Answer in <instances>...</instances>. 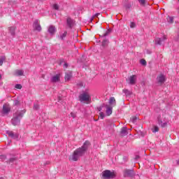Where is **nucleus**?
Instances as JSON below:
<instances>
[{
	"mask_svg": "<svg viewBox=\"0 0 179 179\" xmlns=\"http://www.w3.org/2000/svg\"><path fill=\"white\" fill-rule=\"evenodd\" d=\"M15 89H22V85L20 84L15 85Z\"/></svg>",
	"mask_w": 179,
	"mask_h": 179,
	"instance_id": "a19ab883",
	"label": "nucleus"
},
{
	"mask_svg": "<svg viewBox=\"0 0 179 179\" xmlns=\"http://www.w3.org/2000/svg\"><path fill=\"white\" fill-rule=\"evenodd\" d=\"M166 20L168 23H173V22H174V18L173 17L168 16Z\"/></svg>",
	"mask_w": 179,
	"mask_h": 179,
	"instance_id": "cd10ccee",
	"label": "nucleus"
},
{
	"mask_svg": "<svg viewBox=\"0 0 179 179\" xmlns=\"http://www.w3.org/2000/svg\"><path fill=\"white\" fill-rule=\"evenodd\" d=\"M9 113H10V106H9V104H8V103H4L3 105V109H2L1 114L3 115H5L6 114H9Z\"/></svg>",
	"mask_w": 179,
	"mask_h": 179,
	"instance_id": "0eeeda50",
	"label": "nucleus"
},
{
	"mask_svg": "<svg viewBox=\"0 0 179 179\" xmlns=\"http://www.w3.org/2000/svg\"><path fill=\"white\" fill-rule=\"evenodd\" d=\"M10 158L6 161V163L7 164H12L14 162H17V160H19V157H16L15 155L13 154H9Z\"/></svg>",
	"mask_w": 179,
	"mask_h": 179,
	"instance_id": "39448f33",
	"label": "nucleus"
},
{
	"mask_svg": "<svg viewBox=\"0 0 179 179\" xmlns=\"http://www.w3.org/2000/svg\"><path fill=\"white\" fill-rule=\"evenodd\" d=\"M50 80L53 83H57V82H59V75L57 74L56 76L52 77Z\"/></svg>",
	"mask_w": 179,
	"mask_h": 179,
	"instance_id": "dca6fc26",
	"label": "nucleus"
},
{
	"mask_svg": "<svg viewBox=\"0 0 179 179\" xmlns=\"http://www.w3.org/2000/svg\"><path fill=\"white\" fill-rule=\"evenodd\" d=\"M110 43V41H108V39L107 38H104L102 41V44L101 46L102 47H107L108 45V43Z\"/></svg>",
	"mask_w": 179,
	"mask_h": 179,
	"instance_id": "aec40b11",
	"label": "nucleus"
},
{
	"mask_svg": "<svg viewBox=\"0 0 179 179\" xmlns=\"http://www.w3.org/2000/svg\"><path fill=\"white\" fill-rule=\"evenodd\" d=\"M138 1L141 6H145L146 5V0H138Z\"/></svg>",
	"mask_w": 179,
	"mask_h": 179,
	"instance_id": "c85d7f7f",
	"label": "nucleus"
},
{
	"mask_svg": "<svg viewBox=\"0 0 179 179\" xmlns=\"http://www.w3.org/2000/svg\"><path fill=\"white\" fill-rule=\"evenodd\" d=\"M0 160H2L3 162H4V160H6V155H0Z\"/></svg>",
	"mask_w": 179,
	"mask_h": 179,
	"instance_id": "72a5a7b5",
	"label": "nucleus"
},
{
	"mask_svg": "<svg viewBox=\"0 0 179 179\" xmlns=\"http://www.w3.org/2000/svg\"><path fill=\"white\" fill-rule=\"evenodd\" d=\"M73 23L74 22H73V20H72V18L69 17L66 19V24L68 27H69V29H72V27H73Z\"/></svg>",
	"mask_w": 179,
	"mask_h": 179,
	"instance_id": "4468645a",
	"label": "nucleus"
},
{
	"mask_svg": "<svg viewBox=\"0 0 179 179\" xmlns=\"http://www.w3.org/2000/svg\"><path fill=\"white\" fill-rule=\"evenodd\" d=\"M158 124L161 125L162 128H166V127H167V122H163L160 119H158Z\"/></svg>",
	"mask_w": 179,
	"mask_h": 179,
	"instance_id": "6ab92c4d",
	"label": "nucleus"
},
{
	"mask_svg": "<svg viewBox=\"0 0 179 179\" xmlns=\"http://www.w3.org/2000/svg\"><path fill=\"white\" fill-rule=\"evenodd\" d=\"M103 107H106V104L103 103L100 107H99V111H101V110H103Z\"/></svg>",
	"mask_w": 179,
	"mask_h": 179,
	"instance_id": "4c0bfd02",
	"label": "nucleus"
},
{
	"mask_svg": "<svg viewBox=\"0 0 179 179\" xmlns=\"http://www.w3.org/2000/svg\"><path fill=\"white\" fill-rule=\"evenodd\" d=\"M2 79V75L0 74V80Z\"/></svg>",
	"mask_w": 179,
	"mask_h": 179,
	"instance_id": "8fccbe9b",
	"label": "nucleus"
},
{
	"mask_svg": "<svg viewBox=\"0 0 179 179\" xmlns=\"http://www.w3.org/2000/svg\"><path fill=\"white\" fill-rule=\"evenodd\" d=\"M120 134H121V135H123V136H125L126 135H128V129L125 127H123L121 129Z\"/></svg>",
	"mask_w": 179,
	"mask_h": 179,
	"instance_id": "f3484780",
	"label": "nucleus"
},
{
	"mask_svg": "<svg viewBox=\"0 0 179 179\" xmlns=\"http://www.w3.org/2000/svg\"><path fill=\"white\" fill-rule=\"evenodd\" d=\"M166 40H167V37H166V36H164L162 38H156L155 44L157 45H162V44H163Z\"/></svg>",
	"mask_w": 179,
	"mask_h": 179,
	"instance_id": "1a4fd4ad",
	"label": "nucleus"
},
{
	"mask_svg": "<svg viewBox=\"0 0 179 179\" xmlns=\"http://www.w3.org/2000/svg\"><path fill=\"white\" fill-rule=\"evenodd\" d=\"M146 53L148 55H150V54H152V51L150 50H147Z\"/></svg>",
	"mask_w": 179,
	"mask_h": 179,
	"instance_id": "a18cd8bd",
	"label": "nucleus"
},
{
	"mask_svg": "<svg viewBox=\"0 0 179 179\" xmlns=\"http://www.w3.org/2000/svg\"><path fill=\"white\" fill-rule=\"evenodd\" d=\"M71 78H72V73H67L65 75L64 79L65 80H71Z\"/></svg>",
	"mask_w": 179,
	"mask_h": 179,
	"instance_id": "412c9836",
	"label": "nucleus"
},
{
	"mask_svg": "<svg viewBox=\"0 0 179 179\" xmlns=\"http://www.w3.org/2000/svg\"><path fill=\"white\" fill-rule=\"evenodd\" d=\"M13 104L15 106H20V101L19 100H15Z\"/></svg>",
	"mask_w": 179,
	"mask_h": 179,
	"instance_id": "473e14b6",
	"label": "nucleus"
},
{
	"mask_svg": "<svg viewBox=\"0 0 179 179\" xmlns=\"http://www.w3.org/2000/svg\"><path fill=\"white\" fill-rule=\"evenodd\" d=\"M123 93H124L125 96H131L132 94V92L129 91V90L124 89L122 90Z\"/></svg>",
	"mask_w": 179,
	"mask_h": 179,
	"instance_id": "4be33fe9",
	"label": "nucleus"
},
{
	"mask_svg": "<svg viewBox=\"0 0 179 179\" xmlns=\"http://www.w3.org/2000/svg\"><path fill=\"white\" fill-rule=\"evenodd\" d=\"M100 15V13H96L94 15H93V16H94V17H97V16H99Z\"/></svg>",
	"mask_w": 179,
	"mask_h": 179,
	"instance_id": "de8ad7c7",
	"label": "nucleus"
},
{
	"mask_svg": "<svg viewBox=\"0 0 179 179\" xmlns=\"http://www.w3.org/2000/svg\"><path fill=\"white\" fill-rule=\"evenodd\" d=\"M152 132H159V128L157 127V126L154 127V130L152 131Z\"/></svg>",
	"mask_w": 179,
	"mask_h": 179,
	"instance_id": "ea45409f",
	"label": "nucleus"
},
{
	"mask_svg": "<svg viewBox=\"0 0 179 179\" xmlns=\"http://www.w3.org/2000/svg\"><path fill=\"white\" fill-rule=\"evenodd\" d=\"M5 59H6V57L5 56H0V66H2V65H3Z\"/></svg>",
	"mask_w": 179,
	"mask_h": 179,
	"instance_id": "5701e85b",
	"label": "nucleus"
},
{
	"mask_svg": "<svg viewBox=\"0 0 179 179\" xmlns=\"http://www.w3.org/2000/svg\"><path fill=\"white\" fill-rule=\"evenodd\" d=\"M34 30L36 31H41V25L38 23V20H36L33 23Z\"/></svg>",
	"mask_w": 179,
	"mask_h": 179,
	"instance_id": "9b49d317",
	"label": "nucleus"
},
{
	"mask_svg": "<svg viewBox=\"0 0 179 179\" xmlns=\"http://www.w3.org/2000/svg\"><path fill=\"white\" fill-rule=\"evenodd\" d=\"M109 104H115V98L110 97L109 99Z\"/></svg>",
	"mask_w": 179,
	"mask_h": 179,
	"instance_id": "c756f323",
	"label": "nucleus"
},
{
	"mask_svg": "<svg viewBox=\"0 0 179 179\" xmlns=\"http://www.w3.org/2000/svg\"><path fill=\"white\" fill-rule=\"evenodd\" d=\"M140 157H141L139 155H136L135 158H134V160H139Z\"/></svg>",
	"mask_w": 179,
	"mask_h": 179,
	"instance_id": "37998d69",
	"label": "nucleus"
},
{
	"mask_svg": "<svg viewBox=\"0 0 179 179\" xmlns=\"http://www.w3.org/2000/svg\"><path fill=\"white\" fill-rule=\"evenodd\" d=\"M89 146H90V142L86 141L81 148H77L69 157V160H72V162H78L79 160V157H82L89 149Z\"/></svg>",
	"mask_w": 179,
	"mask_h": 179,
	"instance_id": "f257e3e1",
	"label": "nucleus"
},
{
	"mask_svg": "<svg viewBox=\"0 0 179 179\" xmlns=\"http://www.w3.org/2000/svg\"><path fill=\"white\" fill-rule=\"evenodd\" d=\"M9 31H10L11 36H15V27H9Z\"/></svg>",
	"mask_w": 179,
	"mask_h": 179,
	"instance_id": "393cba45",
	"label": "nucleus"
},
{
	"mask_svg": "<svg viewBox=\"0 0 179 179\" xmlns=\"http://www.w3.org/2000/svg\"><path fill=\"white\" fill-rule=\"evenodd\" d=\"M90 20H91V22H93V20H94V15L92 16Z\"/></svg>",
	"mask_w": 179,
	"mask_h": 179,
	"instance_id": "49530a36",
	"label": "nucleus"
},
{
	"mask_svg": "<svg viewBox=\"0 0 179 179\" xmlns=\"http://www.w3.org/2000/svg\"><path fill=\"white\" fill-rule=\"evenodd\" d=\"M99 115H100V118H101V120L104 119V113L100 112Z\"/></svg>",
	"mask_w": 179,
	"mask_h": 179,
	"instance_id": "58836bf2",
	"label": "nucleus"
},
{
	"mask_svg": "<svg viewBox=\"0 0 179 179\" xmlns=\"http://www.w3.org/2000/svg\"><path fill=\"white\" fill-rule=\"evenodd\" d=\"M124 177H134L135 171L133 169H124L123 171Z\"/></svg>",
	"mask_w": 179,
	"mask_h": 179,
	"instance_id": "423d86ee",
	"label": "nucleus"
},
{
	"mask_svg": "<svg viewBox=\"0 0 179 179\" xmlns=\"http://www.w3.org/2000/svg\"><path fill=\"white\" fill-rule=\"evenodd\" d=\"M23 73H24V72L22 71V70H16L15 71V75H17V76H23Z\"/></svg>",
	"mask_w": 179,
	"mask_h": 179,
	"instance_id": "b1692460",
	"label": "nucleus"
},
{
	"mask_svg": "<svg viewBox=\"0 0 179 179\" xmlns=\"http://www.w3.org/2000/svg\"><path fill=\"white\" fill-rule=\"evenodd\" d=\"M85 59H86V56L82 55V57H81V62H84Z\"/></svg>",
	"mask_w": 179,
	"mask_h": 179,
	"instance_id": "79ce46f5",
	"label": "nucleus"
},
{
	"mask_svg": "<svg viewBox=\"0 0 179 179\" xmlns=\"http://www.w3.org/2000/svg\"><path fill=\"white\" fill-rule=\"evenodd\" d=\"M124 8H126V9H131V3L128 2V1H126L124 3Z\"/></svg>",
	"mask_w": 179,
	"mask_h": 179,
	"instance_id": "a878e982",
	"label": "nucleus"
},
{
	"mask_svg": "<svg viewBox=\"0 0 179 179\" xmlns=\"http://www.w3.org/2000/svg\"><path fill=\"white\" fill-rule=\"evenodd\" d=\"M140 64H141V65H143L144 66H146V60L141 59L140 60Z\"/></svg>",
	"mask_w": 179,
	"mask_h": 179,
	"instance_id": "2f4dec72",
	"label": "nucleus"
},
{
	"mask_svg": "<svg viewBox=\"0 0 179 179\" xmlns=\"http://www.w3.org/2000/svg\"><path fill=\"white\" fill-rule=\"evenodd\" d=\"M131 122H133V124H135V122H136V121H138V117L136 116H133L132 117H131Z\"/></svg>",
	"mask_w": 179,
	"mask_h": 179,
	"instance_id": "7c9ffc66",
	"label": "nucleus"
},
{
	"mask_svg": "<svg viewBox=\"0 0 179 179\" xmlns=\"http://www.w3.org/2000/svg\"><path fill=\"white\" fill-rule=\"evenodd\" d=\"M53 8L55 10H59V6L58 4H54Z\"/></svg>",
	"mask_w": 179,
	"mask_h": 179,
	"instance_id": "f704fd0d",
	"label": "nucleus"
},
{
	"mask_svg": "<svg viewBox=\"0 0 179 179\" xmlns=\"http://www.w3.org/2000/svg\"><path fill=\"white\" fill-rule=\"evenodd\" d=\"M66 34H68V32L66 31H65L64 34H60L59 38H60V40H64V38H65V37H66Z\"/></svg>",
	"mask_w": 179,
	"mask_h": 179,
	"instance_id": "bb28decb",
	"label": "nucleus"
},
{
	"mask_svg": "<svg viewBox=\"0 0 179 179\" xmlns=\"http://www.w3.org/2000/svg\"><path fill=\"white\" fill-rule=\"evenodd\" d=\"M130 27L131 29H134V27H136V24H135V22H131Z\"/></svg>",
	"mask_w": 179,
	"mask_h": 179,
	"instance_id": "c9c22d12",
	"label": "nucleus"
},
{
	"mask_svg": "<svg viewBox=\"0 0 179 179\" xmlns=\"http://www.w3.org/2000/svg\"><path fill=\"white\" fill-rule=\"evenodd\" d=\"M64 68H68V64H67V63H64Z\"/></svg>",
	"mask_w": 179,
	"mask_h": 179,
	"instance_id": "09e8293b",
	"label": "nucleus"
},
{
	"mask_svg": "<svg viewBox=\"0 0 179 179\" xmlns=\"http://www.w3.org/2000/svg\"><path fill=\"white\" fill-rule=\"evenodd\" d=\"M106 108V115H111L113 114V107L108 106V105L105 106Z\"/></svg>",
	"mask_w": 179,
	"mask_h": 179,
	"instance_id": "2eb2a0df",
	"label": "nucleus"
},
{
	"mask_svg": "<svg viewBox=\"0 0 179 179\" xmlns=\"http://www.w3.org/2000/svg\"><path fill=\"white\" fill-rule=\"evenodd\" d=\"M48 31L50 34V36H54L57 33V28L54 25H50L48 27Z\"/></svg>",
	"mask_w": 179,
	"mask_h": 179,
	"instance_id": "f8f14e48",
	"label": "nucleus"
},
{
	"mask_svg": "<svg viewBox=\"0 0 179 179\" xmlns=\"http://www.w3.org/2000/svg\"><path fill=\"white\" fill-rule=\"evenodd\" d=\"M24 113H26V110L17 111L14 113L13 117L11 120V122H12L13 125L16 127V125L20 124V120H22V118H23V115H24Z\"/></svg>",
	"mask_w": 179,
	"mask_h": 179,
	"instance_id": "f03ea898",
	"label": "nucleus"
},
{
	"mask_svg": "<svg viewBox=\"0 0 179 179\" xmlns=\"http://www.w3.org/2000/svg\"><path fill=\"white\" fill-rule=\"evenodd\" d=\"M71 117H72L73 118H76V115L75 113H71Z\"/></svg>",
	"mask_w": 179,
	"mask_h": 179,
	"instance_id": "c03bdc74",
	"label": "nucleus"
},
{
	"mask_svg": "<svg viewBox=\"0 0 179 179\" xmlns=\"http://www.w3.org/2000/svg\"><path fill=\"white\" fill-rule=\"evenodd\" d=\"M111 29H108L103 34L100 35V37H101L102 38H103V37H107V36H110V34H111Z\"/></svg>",
	"mask_w": 179,
	"mask_h": 179,
	"instance_id": "a211bd4d",
	"label": "nucleus"
},
{
	"mask_svg": "<svg viewBox=\"0 0 179 179\" xmlns=\"http://www.w3.org/2000/svg\"><path fill=\"white\" fill-rule=\"evenodd\" d=\"M157 82L159 83V85H162L164 82H166V76L163 74H160L157 78Z\"/></svg>",
	"mask_w": 179,
	"mask_h": 179,
	"instance_id": "9d476101",
	"label": "nucleus"
},
{
	"mask_svg": "<svg viewBox=\"0 0 179 179\" xmlns=\"http://www.w3.org/2000/svg\"><path fill=\"white\" fill-rule=\"evenodd\" d=\"M117 177V174L115 171H111L110 170H105L102 172L103 179H113Z\"/></svg>",
	"mask_w": 179,
	"mask_h": 179,
	"instance_id": "7ed1b4c3",
	"label": "nucleus"
},
{
	"mask_svg": "<svg viewBox=\"0 0 179 179\" xmlns=\"http://www.w3.org/2000/svg\"><path fill=\"white\" fill-rule=\"evenodd\" d=\"M6 134L12 139H15V141H17V139H19V134H17V133L15 134L12 131H7Z\"/></svg>",
	"mask_w": 179,
	"mask_h": 179,
	"instance_id": "6e6552de",
	"label": "nucleus"
},
{
	"mask_svg": "<svg viewBox=\"0 0 179 179\" xmlns=\"http://www.w3.org/2000/svg\"><path fill=\"white\" fill-rule=\"evenodd\" d=\"M40 108V106L38 104H34V110H38Z\"/></svg>",
	"mask_w": 179,
	"mask_h": 179,
	"instance_id": "e433bc0d",
	"label": "nucleus"
},
{
	"mask_svg": "<svg viewBox=\"0 0 179 179\" xmlns=\"http://www.w3.org/2000/svg\"><path fill=\"white\" fill-rule=\"evenodd\" d=\"M0 179H3V178H1Z\"/></svg>",
	"mask_w": 179,
	"mask_h": 179,
	"instance_id": "3c124183",
	"label": "nucleus"
},
{
	"mask_svg": "<svg viewBox=\"0 0 179 179\" xmlns=\"http://www.w3.org/2000/svg\"><path fill=\"white\" fill-rule=\"evenodd\" d=\"M136 75H132L129 77V85H135L136 83Z\"/></svg>",
	"mask_w": 179,
	"mask_h": 179,
	"instance_id": "ddd939ff",
	"label": "nucleus"
},
{
	"mask_svg": "<svg viewBox=\"0 0 179 179\" xmlns=\"http://www.w3.org/2000/svg\"><path fill=\"white\" fill-rule=\"evenodd\" d=\"M80 101H90L92 100V97L90 96V94L87 92H83V94H80L79 96Z\"/></svg>",
	"mask_w": 179,
	"mask_h": 179,
	"instance_id": "20e7f679",
	"label": "nucleus"
},
{
	"mask_svg": "<svg viewBox=\"0 0 179 179\" xmlns=\"http://www.w3.org/2000/svg\"><path fill=\"white\" fill-rule=\"evenodd\" d=\"M38 1H43V0H38Z\"/></svg>",
	"mask_w": 179,
	"mask_h": 179,
	"instance_id": "603ef678",
	"label": "nucleus"
}]
</instances>
